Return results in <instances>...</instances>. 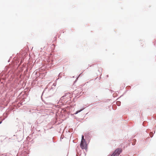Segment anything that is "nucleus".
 <instances>
[{"mask_svg":"<svg viewBox=\"0 0 156 156\" xmlns=\"http://www.w3.org/2000/svg\"><path fill=\"white\" fill-rule=\"evenodd\" d=\"M84 137V136L82 135L80 146L82 149H86L87 145Z\"/></svg>","mask_w":156,"mask_h":156,"instance_id":"nucleus-1","label":"nucleus"},{"mask_svg":"<svg viewBox=\"0 0 156 156\" xmlns=\"http://www.w3.org/2000/svg\"><path fill=\"white\" fill-rule=\"evenodd\" d=\"M122 149L121 148H118L116 149L113 153L108 156H118L122 152Z\"/></svg>","mask_w":156,"mask_h":156,"instance_id":"nucleus-2","label":"nucleus"},{"mask_svg":"<svg viewBox=\"0 0 156 156\" xmlns=\"http://www.w3.org/2000/svg\"><path fill=\"white\" fill-rule=\"evenodd\" d=\"M82 109H81L80 110H78V111H77L75 113V114H77L79 112H80L81 111H82Z\"/></svg>","mask_w":156,"mask_h":156,"instance_id":"nucleus-3","label":"nucleus"},{"mask_svg":"<svg viewBox=\"0 0 156 156\" xmlns=\"http://www.w3.org/2000/svg\"><path fill=\"white\" fill-rule=\"evenodd\" d=\"M1 122H2L1 121L0 122V124L1 123Z\"/></svg>","mask_w":156,"mask_h":156,"instance_id":"nucleus-4","label":"nucleus"}]
</instances>
